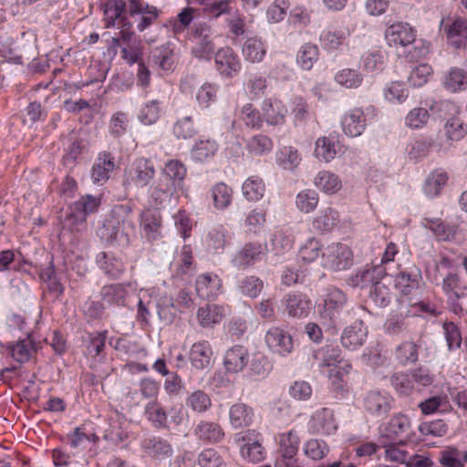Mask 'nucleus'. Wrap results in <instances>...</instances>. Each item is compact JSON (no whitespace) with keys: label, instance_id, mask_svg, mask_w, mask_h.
Listing matches in <instances>:
<instances>
[{"label":"nucleus","instance_id":"obj_1","mask_svg":"<svg viewBox=\"0 0 467 467\" xmlns=\"http://www.w3.org/2000/svg\"><path fill=\"white\" fill-rule=\"evenodd\" d=\"M134 234L133 209L129 203L115 205L98 230V235L102 241L121 247L130 244Z\"/></svg>","mask_w":467,"mask_h":467},{"label":"nucleus","instance_id":"obj_2","mask_svg":"<svg viewBox=\"0 0 467 467\" xmlns=\"http://www.w3.org/2000/svg\"><path fill=\"white\" fill-rule=\"evenodd\" d=\"M410 420L403 413L394 414L389 420L379 427V443L382 447L402 442L410 437Z\"/></svg>","mask_w":467,"mask_h":467},{"label":"nucleus","instance_id":"obj_3","mask_svg":"<svg viewBox=\"0 0 467 467\" xmlns=\"http://www.w3.org/2000/svg\"><path fill=\"white\" fill-rule=\"evenodd\" d=\"M192 54L198 59L210 60L214 54L213 30L206 22H198L192 27Z\"/></svg>","mask_w":467,"mask_h":467},{"label":"nucleus","instance_id":"obj_4","mask_svg":"<svg viewBox=\"0 0 467 467\" xmlns=\"http://www.w3.org/2000/svg\"><path fill=\"white\" fill-rule=\"evenodd\" d=\"M347 302V296L342 290L337 287L327 288L324 304L319 307L321 318L329 326H337L341 322V314Z\"/></svg>","mask_w":467,"mask_h":467},{"label":"nucleus","instance_id":"obj_5","mask_svg":"<svg viewBox=\"0 0 467 467\" xmlns=\"http://www.w3.org/2000/svg\"><path fill=\"white\" fill-rule=\"evenodd\" d=\"M259 436L251 430L234 435V442L240 445V454L244 460L259 462L265 458V451Z\"/></svg>","mask_w":467,"mask_h":467},{"label":"nucleus","instance_id":"obj_6","mask_svg":"<svg viewBox=\"0 0 467 467\" xmlns=\"http://www.w3.org/2000/svg\"><path fill=\"white\" fill-rule=\"evenodd\" d=\"M268 252L266 244L248 242L234 254L231 263L237 269H246L262 261Z\"/></svg>","mask_w":467,"mask_h":467},{"label":"nucleus","instance_id":"obj_7","mask_svg":"<svg viewBox=\"0 0 467 467\" xmlns=\"http://www.w3.org/2000/svg\"><path fill=\"white\" fill-rule=\"evenodd\" d=\"M352 264V252L346 244L336 243L322 252V265L334 271L345 270Z\"/></svg>","mask_w":467,"mask_h":467},{"label":"nucleus","instance_id":"obj_8","mask_svg":"<svg viewBox=\"0 0 467 467\" xmlns=\"http://www.w3.org/2000/svg\"><path fill=\"white\" fill-rule=\"evenodd\" d=\"M128 13L130 16H140L137 29L143 32L149 28L159 17L160 11L157 7L149 5L145 0H127Z\"/></svg>","mask_w":467,"mask_h":467},{"label":"nucleus","instance_id":"obj_9","mask_svg":"<svg viewBox=\"0 0 467 467\" xmlns=\"http://www.w3.org/2000/svg\"><path fill=\"white\" fill-rule=\"evenodd\" d=\"M265 341L273 353L283 357L292 353L294 349L292 336L279 327H270L265 333Z\"/></svg>","mask_w":467,"mask_h":467},{"label":"nucleus","instance_id":"obj_10","mask_svg":"<svg viewBox=\"0 0 467 467\" xmlns=\"http://www.w3.org/2000/svg\"><path fill=\"white\" fill-rule=\"evenodd\" d=\"M415 30L406 23H396L389 26L385 31V38L389 47L398 51L415 40Z\"/></svg>","mask_w":467,"mask_h":467},{"label":"nucleus","instance_id":"obj_11","mask_svg":"<svg viewBox=\"0 0 467 467\" xmlns=\"http://www.w3.org/2000/svg\"><path fill=\"white\" fill-rule=\"evenodd\" d=\"M312 367L323 370L326 368L336 367L343 358L341 349L336 344H327L312 351Z\"/></svg>","mask_w":467,"mask_h":467},{"label":"nucleus","instance_id":"obj_12","mask_svg":"<svg viewBox=\"0 0 467 467\" xmlns=\"http://www.w3.org/2000/svg\"><path fill=\"white\" fill-rule=\"evenodd\" d=\"M213 55L216 69L222 76L232 78L241 69L240 60L232 48L222 47Z\"/></svg>","mask_w":467,"mask_h":467},{"label":"nucleus","instance_id":"obj_13","mask_svg":"<svg viewBox=\"0 0 467 467\" xmlns=\"http://www.w3.org/2000/svg\"><path fill=\"white\" fill-rule=\"evenodd\" d=\"M341 127L344 133L348 137L360 136L367 127L364 111L360 108H355L346 112L341 119Z\"/></svg>","mask_w":467,"mask_h":467},{"label":"nucleus","instance_id":"obj_14","mask_svg":"<svg viewBox=\"0 0 467 467\" xmlns=\"http://www.w3.org/2000/svg\"><path fill=\"white\" fill-rule=\"evenodd\" d=\"M392 403L393 399L389 395L379 391H370L364 399L365 410L377 417L387 415L392 408Z\"/></svg>","mask_w":467,"mask_h":467},{"label":"nucleus","instance_id":"obj_15","mask_svg":"<svg viewBox=\"0 0 467 467\" xmlns=\"http://www.w3.org/2000/svg\"><path fill=\"white\" fill-rule=\"evenodd\" d=\"M195 437L206 444H216L221 442L225 436L223 427L214 421L201 420L193 430Z\"/></svg>","mask_w":467,"mask_h":467},{"label":"nucleus","instance_id":"obj_16","mask_svg":"<svg viewBox=\"0 0 467 467\" xmlns=\"http://www.w3.org/2000/svg\"><path fill=\"white\" fill-rule=\"evenodd\" d=\"M186 175L187 168L184 163L179 160H170L165 163L160 178L171 182L173 187L184 193L183 181Z\"/></svg>","mask_w":467,"mask_h":467},{"label":"nucleus","instance_id":"obj_17","mask_svg":"<svg viewBox=\"0 0 467 467\" xmlns=\"http://www.w3.org/2000/svg\"><path fill=\"white\" fill-rule=\"evenodd\" d=\"M442 88L450 93H458L467 88V71L459 67H451L441 78Z\"/></svg>","mask_w":467,"mask_h":467},{"label":"nucleus","instance_id":"obj_18","mask_svg":"<svg viewBox=\"0 0 467 467\" xmlns=\"http://www.w3.org/2000/svg\"><path fill=\"white\" fill-rule=\"evenodd\" d=\"M213 357V349L207 340L195 342L189 354L192 366L198 370H202L210 367Z\"/></svg>","mask_w":467,"mask_h":467},{"label":"nucleus","instance_id":"obj_19","mask_svg":"<svg viewBox=\"0 0 467 467\" xmlns=\"http://www.w3.org/2000/svg\"><path fill=\"white\" fill-rule=\"evenodd\" d=\"M97 263L109 279L120 278L126 270L123 261L112 254L99 253L97 255Z\"/></svg>","mask_w":467,"mask_h":467},{"label":"nucleus","instance_id":"obj_20","mask_svg":"<svg viewBox=\"0 0 467 467\" xmlns=\"http://www.w3.org/2000/svg\"><path fill=\"white\" fill-rule=\"evenodd\" d=\"M368 330L362 321H357L346 327L341 336V343L346 348L354 350L361 347L367 338Z\"/></svg>","mask_w":467,"mask_h":467},{"label":"nucleus","instance_id":"obj_21","mask_svg":"<svg viewBox=\"0 0 467 467\" xmlns=\"http://www.w3.org/2000/svg\"><path fill=\"white\" fill-rule=\"evenodd\" d=\"M140 219L148 240L153 241L161 236V216L158 210L145 209L140 213Z\"/></svg>","mask_w":467,"mask_h":467},{"label":"nucleus","instance_id":"obj_22","mask_svg":"<svg viewBox=\"0 0 467 467\" xmlns=\"http://www.w3.org/2000/svg\"><path fill=\"white\" fill-rule=\"evenodd\" d=\"M447 40L455 48H461L467 42V19L462 17L454 18L444 27Z\"/></svg>","mask_w":467,"mask_h":467},{"label":"nucleus","instance_id":"obj_23","mask_svg":"<svg viewBox=\"0 0 467 467\" xmlns=\"http://www.w3.org/2000/svg\"><path fill=\"white\" fill-rule=\"evenodd\" d=\"M222 287V281L214 274L200 275L196 280V292L198 296L205 299L216 297Z\"/></svg>","mask_w":467,"mask_h":467},{"label":"nucleus","instance_id":"obj_24","mask_svg":"<svg viewBox=\"0 0 467 467\" xmlns=\"http://www.w3.org/2000/svg\"><path fill=\"white\" fill-rule=\"evenodd\" d=\"M141 448L149 456L159 460L169 458L173 452L171 443L161 437L145 438Z\"/></svg>","mask_w":467,"mask_h":467},{"label":"nucleus","instance_id":"obj_25","mask_svg":"<svg viewBox=\"0 0 467 467\" xmlns=\"http://www.w3.org/2000/svg\"><path fill=\"white\" fill-rule=\"evenodd\" d=\"M124 416L118 411H114L109 417V428L104 431L103 439L114 445L124 441L128 437V432L123 427Z\"/></svg>","mask_w":467,"mask_h":467},{"label":"nucleus","instance_id":"obj_26","mask_svg":"<svg viewBox=\"0 0 467 467\" xmlns=\"http://www.w3.org/2000/svg\"><path fill=\"white\" fill-rule=\"evenodd\" d=\"M249 354L243 346H234L228 349L224 355L223 365L228 372L237 373L247 365Z\"/></svg>","mask_w":467,"mask_h":467},{"label":"nucleus","instance_id":"obj_27","mask_svg":"<svg viewBox=\"0 0 467 467\" xmlns=\"http://www.w3.org/2000/svg\"><path fill=\"white\" fill-rule=\"evenodd\" d=\"M310 429L313 432L329 435L336 430L333 413L329 409L322 408L311 417Z\"/></svg>","mask_w":467,"mask_h":467},{"label":"nucleus","instance_id":"obj_28","mask_svg":"<svg viewBox=\"0 0 467 467\" xmlns=\"http://www.w3.org/2000/svg\"><path fill=\"white\" fill-rule=\"evenodd\" d=\"M155 175L152 161L146 158L137 159L132 164L131 179L139 187L147 186Z\"/></svg>","mask_w":467,"mask_h":467},{"label":"nucleus","instance_id":"obj_29","mask_svg":"<svg viewBox=\"0 0 467 467\" xmlns=\"http://www.w3.org/2000/svg\"><path fill=\"white\" fill-rule=\"evenodd\" d=\"M114 158L109 152H101L96 160L92 171L91 178L95 183H104L109 178V173L114 170Z\"/></svg>","mask_w":467,"mask_h":467},{"label":"nucleus","instance_id":"obj_30","mask_svg":"<svg viewBox=\"0 0 467 467\" xmlns=\"http://www.w3.org/2000/svg\"><path fill=\"white\" fill-rule=\"evenodd\" d=\"M254 410L245 403H235L229 410V420L234 429L249 427L254 420Z\"/></svg>","mask_w":467,"mask_h":467},{"label":"nucleus","instance_id":"obj_31","mask_svg":"<svg viewBox=\"0 0 467 467\" xmlns=\"http://www.w3.org/2000/svg\"><path fill=\"white\" fill-rule=\"evenodd\" d=\"M285 309L289 317H305L311 309V302L303 294H288L285 297Z\"/></svg>","mask_w":467,"mask_h":467},{"label":"nucleus","instance_id":"obj_32","mask_svg":"<svg viewBox=\"0 0 467 467\" xmlns=\"http://www.w3.org/2000/svg\"><path fill=\"white\" fill-rule=\"evenodd\" d=\"M338 140L332 136L318 138L316 141L315 156L321 161L329 162L339 150Z\"/></svg>","mask_w":467,"mask_h":467},{"label":"nucleus","instance_id":"obj_33","mask_svg":"<svg viewBox=\"0 0 467 467\" xmlns=\"http://www.w3.org/2000/svg\"><path fill=\"white\" fill-rule=\"evenodd\" d=\"M338 222V213L331 207H327L318 212L313 220L312 225L315 231L323 234L332 231Z\"/></svg>","mask_w":467,"mask_h":467},{"label":"nucleus","instance_id":"obj_34","mask_svg":"<svg viewBox=\"0 0 467 467\" xmlns=\"http://www.w3.org/2000/svg\"><path fill=\"white\" fill-rule=\"evenodd\" d=\"M7 349L16 361L25 363L36 351V345L31 337H26L17 340L15 344L9 345Z\"/></svg>","mask_w":467,"mask_h":467},{"label":"nucleus","instance_id":"obj_35","mask_svg":"<svg viewBox=\"0 0 467 467\" xmlns=\"http://www.w3.org/2000/svg\"><path fill=\"white\" fill-rule=\"evenodd\" d=\"M263 115L265 121L270 125L282 124L287 113L286 108L280 100L265 99L262 104Z\"/></svg>","mask_w":467,"mask_h":467},{"label":"nucleus","instance_id":"obj_36","mask_svg":"<svg viewBox=\"0 0 467 467\" xmlns=\"http://www.w3.org/2000/svg\"><path fill=\"white\" fill-rule=\"evenodd\" d=\"M176 191L177 189L171 185V182L159 178L150 188V202L155 206L162 205L171 199Z\"/></svg>","mask_w":467,"mask_h":467},{"label":"nucleus","instance_id":"obj_37","mask_svg":"<svg viewBox=\"0 0 467 467\" xmlns=\"http://www.w3.org/2000/svg\"><path fill=\"white\" fill-rule=\"evenodd\" d=\"M441 288L447 298H464L467 296V285L454 273H449L443 278Z\"/></svg>","mask_w":467,"mask_h":467},{"label":"nucleus","instance_id":"obj_38","mask_svg":"<svg viewBox=\"0 0 467 467\" xmlns=\"http://www.w3.org/2000/svg\"><path fill=\"white\" fill-rule=\"evenodd\" d=\"M431 44L424 39H416L408 47L398 51L399 57H404L408 62H416L425 58L430 53Z\"/></svg>","mask_w":467,"mask_h":467},{"label":"nucleus","instance_id":"obj_39","mask_svg":"<svg viewBox=\"0 0 467 467\" xmlns=\"http://www.w3.org/2000/svg\"><path fill=\"white\" fill-rule=\"evenodd\" d=\"M100 296L102 301L109 306H126L128 297L127 289L120 284L108 285L101 288Z\"/></svg>","mask_w":467,"mask_h":467},{"label":"nucleus","instance_id":"obj_40","mask_svg":"<svg viewBox=\"0 0 467 467\" xmlns=\"http://www.w3.org/2000/svg\"><path fill=\"white\" fill-rule=\"evenodd\" d=\"M150 61L162 70H171L174 64L173 49L170 44L154 47L150 51Z\"/></svg>","mask_w":467,"mask_h":467},{"label":"nucleus","instance_id":"obj_41","mask_svg":"<svg viewBox=\"0 0 467 467\" xmlns=\"http://www.w3.org/2000/svg\"><path fill=\"white\" fill-rule=\"evenodd\" d=\"M448 179L446 171L442 170L433 171L426 177L423 184L424 193L430 198L438 196L447 183Z\"/></svg>","mask_w":467,"mask_h":467},{"label":"nucleus","instance_id":"obj_42","mask_svg":"<svg viewBox=\"0 0 467 467\" xmlns=\"http://www.w3.org/2000/svg\"><path fill=\"white\" fill-rule=\"evenodd\" d=\"M420 272L414 268L410 271H400L395 277L394 285L403 295H409L418 287Z\"/></svg>","mask_w":467,"mask_h":467},{"label":"nucleus","instance_id":"obj_43","mask_svg":"<svg viewBox=\"0 0 467 467\" xmlns=\"http://www.w3.org/2000/svg\"><path fill=\"white\" fill-rule=\"evenodd\" d=\"M223 316V307L217 305L207 304L197 312L198 323L202 327H210L220 323Z\"/></svg>","mask_w":467,"mask_h":467},{"label":"nucleus","instance_id":"obj_44","mask_svg":"<svg viewBox=\"0 0 467 467\" xmlns=\"http://www.w3.org/2000/svg\"><path fill=\"white\" fill-rule=\"evenodd\" d=\"M243 56L251 63H259L266 54L265 45L257 37H250L243 45Z\"/></svg>","mask_w":467,"mask_h":467},{"label":"nucleus","instance_id":"obj_45","mask_svg":"<svg viewBox=\"0 0 467 467\" xmlns=\"http://www.w3.org/2000/svg\"><path fill=\"white\" fill-rule=\"evenodd\" d=\"M279 450L285 461H291L296 455L299 447V437L295 431L279 435Z\"/></svg>","mask_w":467,"mask_h":467},{"label":"nucleus","instance_id":"obj_46","mask_svg":"<svg viewBox=\"0 0 467 467\" xmlns=\"http://www.w3.org/2000/svg\"><path fill=\"white\" fill-rule=\"evenodd\" d=\"M315 185L324 192L333 194L341 189L342 182L337 174L329 171H321L315 178Z\"/></svg>","mask_w":467,"mask_h":467},{"label":"nucleus","instance_id":"obj_47","mask_svg":"<svg viewBox=\"0 0 467 467\" xmlns=\"http://www.w3.org/2000/svg\"><path fill=\"white\" fill-rule=\"evenodd\" d=\"M125 0H109L104 5L105 27H114L118 19H119V22L121 23V19L124 18L122 14L125 11Z\"/></svg>","mask_w":467,"mask_h":467},{"label":"nucleus","instance_id":"obj_48","mask_svg":"<svg viewBox=\"0 0 467 467\" xmlns=\"http://www.w3.org/2000/svg\"><path fill=\"white\" fill-rule=\"evenodd\" d=\"M218 150V143L214 140H199L192 149V157L196 161L202 162L213 158Z\"/></svg>","mask_w":467,"mask_h":467},{"label":"nucleus","instance_id":"obj_49","mask_svg":"<svg viewBox=\"0 0 467 467\" xmlns=\"http://www.w3.org/2000/svg\"><path fill=\"white\" fill-rule=\"evenodd\" d=\"M213 206L218 210L227 208L233 198V190L223 182H218L210 190Z\"/></svg>","mask_w":467,"mask_h":467},{"label":"nucleus","instance_id":"obj_50","mask_svg":"<svg viewBox=\"0 0 467 467\" xmlns=\"http://www.w3.org/2000/svg\"><path fill=\"white\" fill-rule=\"evenodd\" d=\"M319 50L317 45L304 44L297 52L296 62L305 70H310L318 59Z\"/></svg>","mask_w":467,"mask_h":467},{"label":"nucleus","instance_id":"obj_51","mask_svg":"<svg viewBox=\"0 0 467 467\" xmlns=\"http://www.w3.org/2000/svg\"><path fill=\"white\" fill-rule=\"evenodd\" d=\"M147 419L157 429H168V416L164 409L157 402H149L145 408Z\"/></svg>","mask_w":467,"mask_h":467},{"label":"nucleus","instance_id":"obj_52","mask_svg":"<svg viewBox=\"0 0 467 467\" xmlns=\"http://www.w3.org/2000/svg\"><path fill=\"white\" fill-rule=\"evenodd\" d=\"M186 406L196 413H204L212 407L211 398L203 390L192 392L185 400Z\"/></svg>","mask_w":467,"mask_h":467},{"label":"nucleus","instance_id":"obj_53","mask_svg":"<svg viewBox=\"0 0 467 467\" xmlns=\"http://www.w3.org/2000/svg\"><path fill=\"white\" fill-rule=\"evenodd\" d=\"M161 101L152 99L144 103L138 113V119L144 125L154 124L161 116Z\"/></svg>","mask_w":467,"mask_h":467},{"label":"nucleus","instance_id":"obj_54","mask_svg":"<svg viewBox=\"0 0 467 467\" xmlns=\"http://www.w3.org/2000/svg\"><path fill=\"white\" fill-rule=\"evenodd\" d=\"M335 81L346 88H358L363 81L362 75L353 68H344L336 73Z\"/></svg>","mask_w":467,"mask_h":467},{"label":"nucleus","instance_id":"obj_55","mask_svg":"<svg viewBox=\"0 0 467 467\" xmlns=\"http://www.w3.org/2000/svg\"><path fill=\"white\" fill-rule=\"evenodd\" d=\"M418 348V346L412 341L402 342L396 348V358L402 366L415 363L419 358Z\"/></svg>","mask_w":467,"mask_h":467},{"label":"nucleus","instance_id":"obj_56","mask_svg":"<svg viewBox=\"0 0 467 467\" xmlns=\"http://www.w3.org/2000/svg\"><path fill=\"white\" fill-rule=\"evenodd\" d=\"M293 243V236L288 231H276L270 239L271 251L275 254H282L292 248Z\"/></svg>","mask_w":467,"mask_h":467},{"label":"nucleus","instance_id":"obj_57","mask_svg":"<svg viewBox=\"0 0 467 467\" xmlns=\"http://www.w3.org/2000/svg\"><path fill=\"white\" fill-rule=\"evenodd\" d=\"M414 389L427 388L436 380V375L426 366H420L409 370Z\"/></svg>","mask_w":467,"mask_h":467},{"label":"nucleus","instance_id":"obj_58","mask_svg":"<svg viewBox=\"0 0 467 467\" xmlns=\"http://www.w3.org/2000/svg\"><path fill=\"white\" fill-rule=\"evenodd\" d=\"M389 382L399 395L409 396L415 389L409 371L392 374Z\"/></svg>","mask_w":467,"mask_h":467},{"label":"nucleus","instance_id":"obj_59","mask_svg":"<svg viewBox=\"0 0 467 467\" xmlns=\"http://www.w3.org/2000/svg\"><path fill=\"white\" fill-rule=\"evenodd\" d=\"M263 287V281L254 275L245 276L238 283V291L251 298L258 296Z\"/></svg>","mask_w":467,"mask_h":467},{"label":"nucleus","instance_id":"obj_60","mask_svg":"<svg viewBox=\"0 0 467 467\" xmlns=\"http://www.w3.org/2000/svg\"><path fill=\"white\" fill-rule=\"evenodd\" d=\"M217 92L218 87L215 84L206 82L198 88L196 101L201 108L207 109L216 101Z\"/></svg>","mask_w":467,"mask_h":467},{"label":"nucleus","instance_id":"obj_61","mask_svg":"<svg viewBox=\"0 0 467 467\" xmlns=\"http://www.w3.org/2000/svg\"><path fill=\"white\" fill-rule=\"evenodd\" d=\"M276 161L285 170L291 171L299 165L301 157L297 150L292 147H285L277 153Z\"/></svg>","mask_w":467,"mask_h":467},{"label":"nucleus","instance_id":"obj_62","mask_svg":"<svg viewBox=\"0 0 467 467\" xmlns=\"http://www.w3.org/2000/svg\"><path fill=\"white\" fill-rule=\"evenodd\" d=\"M129 129V117L123 111L115 112L109 119V131L114 138L122 137Z\"/></svg>","mask_w":467,"mask_h":467},{"label":"nucleus","instance_id":"obj_63","mask_svg":"<svg viewBox=\"0 0 467 467\" xmlns=\"http://www.w3.org/2000/svg\"><path fill=\"white\" fill-rule=\"evenodd\" d=\"M243 193L249 201L260 200L265 192V184L258 177H250L243 184Z\"/></svg>","mask_w":467,"mask_h":467},{"label":"nucleus","instance_id":"obj_64","mask_svg":"<svg viewBox=\"0 0 467 467\" xmlns=\"http://www.w3.org/2000/svg\"><path fill=\"white\" fill-rule=\"evenodd\" d=\"M198 463L201 467H226L221 454L213 448L205 449L198 455Z\"/></svg>","mask_w":467,"mask_h":467}]
</instances>
